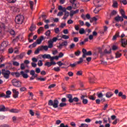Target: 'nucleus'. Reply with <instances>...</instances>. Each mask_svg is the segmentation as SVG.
<instances>
[{
  "instance_id": "338daca9",
  "label": "nucleus",
  "mask_w": 127,
  "mask_h": 127,
  "mask_svg": "<svg viewBox=\"0 0 127 127\" xmlns=\"http://www.w3.org/2000/svg\"><path fill=\"white\" fill-rule=\"evenodd\" d=\"M36 73H37L38 74L40 72V68H36L35 70Z\"/></svg>"
},
{
  "instance_id": "864d4df0",
  "label": "nucleus",
  "mask_w": 127,
  "mask_h": 127,
  "mask_svg": "<svg viewBox=\"0 0 127 127\" xmlns=\"http://www.w3.org/2000/svg\"><path fill=\"white\" fill-rule=\"evenodd\" d=\"M9 3H14L16 0H7Z\"/></svg>"
},
{
  "instance_id": "f03ea898",
  "label": "nucleus",
  "mask_w": 127,
  "mask_h": 127,
  "mask_svg": "<svg viewBox=\"0 0 127 127\" xmlns=\"http://www.w3.org/2000/svg\"><path fill=\"white\" fill-rule=\"evenodd\" d=\"M24 19V16L23 15H18L15 17V21L17 24H22Z\"/></svg>"
},
{
  "instance_id": "4468645a",
  "label": "nucleus",
  "mask_w": 127,
  "mask_h": 127,
  "mask_svg": "<svg viewBox=\"0 0 127 127\" xmlns=\"http://www.w3.org/2000/svg\"><path fill=\"white\" fill-rule=\"evenodd\" d=\"M20 75H22L23 78L25 79H27L28 78V74L26 73H24V71H22L20 72Z\"/></svg>"
},
{
  "instance_id": "e2e57ef3",
  "label": "nucleus",
  "mask_w": 127,
  "mask_h": 127,
  "mask_svg": "<svg viewBox=\"0 0 127 127\" xmlns=\"http://www.w3.org/2000/svg\"><path fill=\"white\" fill-rule=\"evenodd\" d=\"M74 21L71 19H69L67 21V24H72L73 23Z\"/></svg>"
},
{
  "instance_id": "b1692460",
  "label": "nucleus",
  "mask_w": 127,
  "mask_h": 127,
  "mask_svg": "<svg viewBox=\"0 0 127 127\" xmlns=\"http://www.w3.org/2000/svg\"><path fill=\"white\" fill-rule=\"evenodd\" d=\"M9 112H10V113H19V111L17 109H12L10 110Z\"/></svg>"
},
{
  "instance_id": "7ed1b4c3",
  "label": "nucleus",
  "mask_w": 127,
  "mask_h": 127,
  "mask_svg": "<svg viewBox=\"0 0 127 127\" xmlns=\"http://www.w3.org/2000/svg\"><path fill=\"white\" fill-rule=\"evenodd\" d=\"M66 98L68 99L69 103H73V102H75V103H78L79 102V98L78 97H74L73 98V95L72 94H67Z\"/></svg>"
},
{
  "instance_id": "c756f323",
  "label": "nucleus",
  "mask_w": 127,
  "mask_h": 127,
  "mask_svg": "<svg viewBox=\"0 0 127 127\" xmlns=\"http://www.w3.org/2000/svg\"><path fill=\"white\" fill-rule=\"evenodd\" d=\"M112 6H113V7H118V2L116 0H113Z\"/></svg>"
},
{
  "instance_id": "8fccbe9b",
  "label": "nucleus",
  "mask_w": 127,
  "mask_h": 127,
  "mask_svg": "<svg viewBox=\"0 0 127 127\" xmlns=\"http://www.w3.org/2000/svg\"><path fill=\"white\" fill-rule=\"evenodd\" d=\"M35 74V71L34 70H31L30 71V74L32 76H34V74Z\"/></svg>"
},
{
  "instance_id": "603ef678",
  "label": "nucleus",
  "mask_w": 127,
  "mask_h": 127,
  "mask_svg": "<svg viewBox=\"0 0 127 127\" xmlns=\"http://www.w3.org/2000/svg\"><path fill=\"white\" fill-rule=\"evenodd\" d=\"M55 86H56V84H51V85L48 87V89H52V88H54V87H55Z\"/></svg>"
},
{
  "instance_id": "ddd939ff",
  "label": "nucleus",
  "mask_w": 127,
  "mask_h": 127,
  "mask_svg": "<svg viewBox=\"0 0 127 127\" xmlns=\"http://www.w3.org/2000/svg\"><path fill=\"white\" fill-rule=\"evenodd\" d=\"M113 96H114V93H113L112 92H108L106 93V97L108 99H110V98L113 97Z\"/></svg>"
},
{
  "instance_id": "aec40b11",
  "label": "nucleus",
  "mask_w": 127,
  "mask_h": 127,
  "mask_svg": "<svg viewBox=\"0 0 127 127\" xmlns=\"http://www.w3.org/2000/svg\"><path fill=\"white\" fill-rule=\"evenodd\" d=\"M82 58H86V54H87V50L82 49Z\"/></svg>"
},
{
  "instance_id": "5fc2aeb1",
  "label": "nucleus",
  "mask_w": 127,
  "mask_h": 127,
  "mask_svg": "<svg viewBox=\"0 0 127 127\" xmlns=\"http://www.w3.org/2000/svg\"><path fill=\"white\" fill-rule=\"evenodd\" d=\"M57 64L59 65V66H60V67L61 66H62V65H64V64H63V63L61 62V61L57 62Z\"/></svg>"
},
{
  "instance_id": "c9c22d12",
  "label": "nucleus",
  "mask_w": 127,
  "mask_h": 127,
  "mask_svg": "<svg viewBox=\"0 0 127 127\" xmlns=\"http://www.w3.org/2000/svg\"><path fill=\"white\" fill-rule=\"evenodd\" d=\"M29 4H30L31 9H32V8H33V5L34 4V3L32 1H29Z\"/></svg>"
},
{
  "instance_id": "f8f14e48",
  "label": "nucleus",
  "mask_w": 127,
  "mask_h": 127,
  "mask_svg": "<svg viewBox=\"0 0 127 127\" xmlns=\"http://www.w3.org/2000/svg\"><path fill=\"white\" fill-rule=\"evenodd\" d=\"M39 48H40V50H45V51H47L48 50V46H41L39 47Z\"/></svg>"
},
{
  "instance_id": "cd10ccee",
  "label": "nucleus",
  "mask_w": 127,
  "mask_h": 127,
  "mask_svg": "<svg viewBox=\"0 0 127 127\" xmlns=\"http://www.w3.org/2000/svg\"><path fill=\"white\" fill-rule=\"evenodd\" d=\"M61 44V46L63 47L67 46V45H68V42H67V41H64V42H62Z\"/></svg>"
},
{
  "instance_id": "58836bf2",
  "label": "nucleus",
  "mask_w": 127,
  "mask_h": 127,
  "mask_svg": "<svg viewBox=\"0 0 127 127\" xmlns=\"http://www.w3.org/2000/svg\"><path fill=\"white\" fill-rule=\"evenodd\" d=\"M76 65H77V64L74 63V64H70L68 67H71V68H74V67H76Z\"/></svg>"
},
{
  "instance_id": "473e14b6",
  "label": "nucleus",
  "mask_w": 127,
  "mask_h": 127,
  "mask_svg": "<svg viewBox=\"0 0 127 127\" xmlns=\"http://www.w3.org/2000/svg\"><path fill=\"white\" fill-rule=\"evenodd\" d=\"M45 66H47V67H51L52 66V64L51 63L49 62H47L45 64Z\"/></svg>"
},
{
  "instance_id": "72a5a7b5",
  "label": "nucleus",
  "mask_w": 127,
  "mask_h": 127,
  "mask_svg": "<svg viewBox=\"0 0 127 127\" xmlns=\"http://www.w3.org/2000/svg\"><path fill=\"white\" fill-rule=\"evenodd\" d=\"M122 56V54L120 53L119 52L116 53V58H120Z\"/></svg>"
},
{
  "instance_id": "393cba45",
  "label": "nucleus",
  "mask_w": 127,
  "mask_h": 127,
  "mask_svg": "<svg viewBox=\"0 0 127 127\" xmlns=\"http://www.w3.org/2000/svg\"><path fill=\"white\" fill-rule=\"evenodd\" d=\"M120 36V33H117L113 37L112 40H116L117 39V37H119Z\"/></svg>"
},
{
  "instance_id": "f3484780",
  "label": "nucleus",
  "mask_w": 127,
  "mask_h": 127,
  "mask_svg": "<svg viewBox=\"0 0 127 127\" xmlns=\"http://www.w3.org/2000/svg\"><path fill=\"white\" fill-rule=\"evenodd\" d=\"M122 44L123 47H126V45H127V40L122 39Z\"/></svg>"
},
{
  "instance_id": "ea45409f",
  "label": "nucleus",
  "mask_w": 127,
  "mask_h": 127,
  "mask_svg": "<svg viewBox=\"0 0 127 127\" xmlns=\"http://www.w3.org/2000/svg\"><path fill=\"white\" fill-rule=\"evenodd\" d=\"M74 54L76 56H79L80 54H81V51L78 50L77 51L74 53Z\"/></svg>"
},
{
  "instance_id": "f257e3e1",
  "label": "nucleus",
  "mask_w": 127,
  "mask_h": 127,
  "mask_svg": "<svg viewBox=\"0 0 127 127\" xmlns=\"http://www.w3.org/2000/svg\"><path fill=\"white\" fill-rule=\"evenodd\" d=\"M59 104V101L57 99H55L54 101L50 100L49 101L48 105L53 107L55 109L58 108V105Z\"/></svg>"
},
{
  "instance_id": "09e8293b",
  "label": "nucleus",
  "mask_w": 127,
  "mask_h": 127,
  "mask_svg": "<svg viewBox=\"0 0 127 127\" xmlns=\"http://www.w3.org/2000/svg\"><path fill=\"white\" fill-rule=\"evenodd\" d=\"M99 53H100L101 56H104V55H105V53H103V52L102 51V49H99Z\"/></svg>"
},
{
  "instance_id": "9b49d317",
  "label": "nucleus",
  "mask_w": 127,
  "mask_h": 127,
  "mask_svg": "<svg viewBox=\"0 0 127 127\" xmlns=\"http://www.w3.org/2000/svg\"><path fill=\"white\" fill-rule=\"evenodd\" d=\"M120 13L122 15V17H123V18L127 19V16L126 15V12H125V10H124V9H121L120 10Z\"/></svg>"
},
{
  "instance_id": "a878e982",
  "label": "nucleus",
  "mask_w": 127,
  "mask_h": 127,
  "mask_svg": "<svg viewBox=\"0 0 127 127\" xmlns=\"http://www.w3.org/2000/svg\"><path fill=\"white\" fill-rule=\"evenodd\" d=\"M2 28H4V25L0 24V36L2 35L1 32H2Z\"/></svg>"
},
{
  "instance_id": "7c9ffc66",
  "label": "nucleus",
  "mask_w": 127,
  "mask_h": 127,
  "mask_svg": "<svg viewBox=\"0 0 127 127\" xmlns=\"http://www.w3.org/2000/svg\"><path fill=\"white\" fill-rule=\"evenodd\" d=\"M111 52H112V49H110L109 51L108 50L105 49L103 53L105 54H110Z\"/></svg>"
},
{
  "instance_id": "680f3d73",
  "label": "nucleus",
  "mask_w": 127,
  "mask_h": 127,
  "mask_svg": "<svg viewBox=\"0 0 127 127\" xmlns=\"http://www.w3.org/2000/svg\"><path fill=\"white\" fill-rule=\"evenodd\" d=\"M37 80L38 81H45V78L42 77H38L37 78Z\"/></svg>"
},
{
  "instance_id": "79ce46f5",
  "label": "nucleus",
  "mask_w": 127,
  "mask_h": 127,
  "mask_svg": "<svg viewBox=\"0 0 127 127\" xmlns=\"http://www.w3.org/2000/svg\"><path fill=\"white\" fill-rule=\"evenodd\" d=\"M97 97H98L99 98H102V97H103L104 95H103V93H99L97 92Z\"/></svg>"
},
{
  "instance_id": "a211bd4d",
  "label": "nucleus",
  "mask_w": 127,
  "mask_h": 127,
  "mask_svg": "<svg viewBox=\"0 0 127 127\" xmlns=\"http://www.w3.org/2000/svg\"><path fill=\"white\" fill-rule=\"evenodd\" d=\"M117 13H118V12H117V11L115 10H112L110 15V17H112V16L116 15Z\"/></svg>"
},
{
  "instance_id": "2f4dec72",
  "label": "nucleus",
  "mask_w": 127,
  "mask_h": 127,
  "mask_svg": "<svg viewBox=\"0 0 127 127\" xmlns=\"http://www.w3.org/2000/svg\"><path fill=\"white\" fill-rule=\"evenodd\" d=\"M61 38H63V39H69V36H67L66 35H63L62 36H60Z\"/></svg>"
},
{
  "instance_id": "dca6fc26",
  "label": "nucleus",
  "mask_w": 127,
  "mask_h": 127,
  "mask_svg": "<svg viewBox=\"0 0 127 127\" xmlns=\"http://www.w3.org/2000/svg\"><path fill=\"white\" fill-rule=\"evenodd\" d=\"M10 95H11V91L7 90L6 92V95L5 96V99L10 98Z\"/></svg>"
},
{
  "instance_id": "20e7f679",
  "label": "nucleus",
  "mask_w": 127,
  "mask_h": 127,
  "mask_svg": "<svg viewBox=\"0 0 127 127\" xmlns=\"http://www.w3.org/2000/svg\"><path fill=\"white\" fill-rule=\"evenodd\" d=\"M12 83L13 86L17 88H20V87H21V82L16 79L12 80Z\"/></svg>"
},
{
  "instance_id": "412c9836",
  "label": "nucleus",
  "mask_w": 127,
  "mask_h": 127,
  "mask_svg": "<svg viewBox=\"0 0 127 127\" xmlns=\"http://www.w3.org/2000/svg\"><path fill=\"white\" fill-rule=\"evenodd\" d=\"M53 47V42L52 41H48V48H52Z\"/></svg>"
},
{
  "instance_id": "6e6d98bb",
  "label": "nucleus",
  "mask_w": 127,
  "mask_h": 127,
  "mask_svg": "<svg viewBox=\"0 0 127 127\" xmlns=\"http://www.w3.org/2000/svg\"><path fill=\"white\" fill-rule=\"evenodd\" d=\"M20 68H21V70H24V69H25V66H24V64H21Z\"/></svg>"
},
{
  "instance_id": "3c124183",
  "label": "nucleus",
  "mask_w": 127,
  "mask_h": 127,
  "mask_svg": "<svg viewBox=\"0 0 127 127\" xmlns=\"http://www.w3.org/2000/svg\"><path fill=\"white\" fill-rule=\"evenodd\" d=\"M39 51H40V48H39V47L35 51L34 54H38L39 53Z\"/></svg>"
},
{
  "instance_id": "052dcab7",
  "label": "nucleus",
  "mask_w": 127,
  "mask_h": 127,
  "mask_svg": "<svg viewBox=\"0 0 127 127\" xmlns=\"http://www.w3.org/2000/svg\"><path fill=\"white\" fill-rule=\"evenodd\" d=\"M117 49H118V47H117V46L113 45L112 46V50H113L114 51L117 50Z\"/></svg>"
},
{
  "instance_id": "c85d7f7f",
  "label": "nucleus",
  "mask_w": 127,
  "mask_h": 127,
  "mask_svg": "<svg viewBox=\"0 0 127 127\" xmlns=\"http://www.w3.org/2000/svg\"><path fill=\"white\" fill-rule=\"evenodd\" d=\"M61 108H63V107H66L67 106V104L64 102H62L59 105Z\"/></svg>"
},
{
  "instance_id": "774afa93",
  "label": "nucleus",
  "mask_w": 127,
  "mask_h": 127,
  "mask_svg": "<svg viewBox=\"0 0 127 127\" xmlns=\"http://www.w3.org/2000/svg\"><path fill=\"white\" fill-rule=\"evenodd\" d=\"M0 127H10L8 126V125L4 124L0 126Z\"/></svg>"
},
{
  "instance_id": "bf43d9fd",
  "label": "nucleus",
  "mask_w": 127,
  "mask_h": 127,
  "mask_svg": "<svg viewBox=\"0 0 127 127\" xmlns=\"http://www.w3.org/2000/svg\"><path fill=\"white\" fill-rule=\"evenodd\" d=\"M10 34L11 35H15V32L13 30H11L10 31Z\"/></svg>"
},
{
  "instance_id": "6ab92c4d",
  "label": "nucleus",
  "mask_w": 127,
  "mask_h": 127,
  "mask_svg": "<svg viewBox=\"0 0 127 127\" xmlns=\"http://www.w3.org/2000/svg\"><path fill=\"white\" fill-rule=\"evenodd\" d=\"M36 28V27L34 25L33 23H32L31 27L29 28V30L30 31H34V30H35Z\"/></svg>"
},
{
  "instance_id": "6e6552de",
  "label": "nucleus",
  "mask_w": 127,
  "mask_h": 127,
  "mask_svg": "<svg viewBox=\"0 0 127 127\" xmlns=\"http://www.w3.org/2000/svg\"><path fill=\"white\" fill-rule=\"evenodd\" d=\"M115 20L117 22L121 21L122 22L124 21V17L118 15L117 16L115 17Z\"/></svg>"
},
{
  "instance_id": "c03bdc74",
  "label": "nucleus",
  "mask_w": 127,
  "mask_h": 127,
  "mask_svg": "<svg viewBox=\"0 0 127 127\" xmlns=\"http://www.w3.org/2000/svg\"><path fill=\"white\" fill-rule=\"evenodd\" d=\"M12 64L13 66H19V63L17 62H13Z\"/></svg>"
},
{
  "instance_id": "a19ab883",
  "label": "nucleus",
  "mask_w": 127,
  "mask_h": 127,
  "mask_svg": "<svg viewBox=\"0 0 127 127\" xmlns=\"http://www.w3.org/2000/svg\"><path fill=\"white\" fill-rule=\"evenodd\" d=\"M76 75L77 76H81V75H83V71H82L81 70L78 71L76 73Z\"/></svg>"
},
{
  "instance_id": "5701e85b",
  "label": "nucleus",
  "mask_w": 127,
  "mask_h": 127,
  "mask_svg": "<svg viewBox=\"0 0 127 127\" xmlns=\"http://www.w3.org/2000/svg\"><path fill=\"white\" fill-rule=\"evenodd\" d=\"M5 110V106L3 105H0V112H4Z\"/></svg>"
},
{
  "instance_id": "bb28decb",
  "label": "nucleus",
  "mask_w": 127,
  "mask_h": 127,
  "mask_svg": "<svg viewBox=\"0 0 127 127\" xmlns=\"http://www.w3.org/2000/svg\"><path fill=\"white\" fill-rule=\"evenodd\" d=\"M85 29L81 28L79 31V33H80V34H84V33H85Z\"/></svg>"
},
{
  "instance_id": "0eeeda50",
  "label": "nucleus",
  "mask_w": 127,
  "mask_h": 127,
  "mask_svg": "<svg viewBox=\"0 0 127 127\" xmlns=\"http://www.w3.org/2000/svg\"><path fill=\"white\" fill-rule=\"evenodd\" d=\"M85 97H86V95H81V96H80V99L81 100H82V104L83 105H87V104H88V99H85Z\"/></svg>"
},
{
  "instance_id": "9d476101",
  "label": "nucleus",
  "mask_w": 127,
  "mask_h": 127,
  "mask_svg": "<svg viewBox=\"0 0 127 127\" xmlns=\"http://www.w3.org/2000/svg\"><path fill=\"white\" fill-rule=\"evenodd\" d=\"M45 38H46V37L44 38V36H41L39 39H38L36 40V43H37L38 44H41V42H42V40H43L44 39H45Z\"/></svg>"
},
{
  "instance_id": "4d7b16f0",
  "label": "nucleus",
  "mask_w": 127,
  "mask_h": 127,
  "mask_svg": "<svg viewBox=\"0 0 127 127\" xmlns=\"http://www.w3.org/2000/svg\"><path fill=\"white\" fill-rule=\"evenodd\" d=\"M89 98L90 100H92V101H95L96 100V98H95V97H94V96H93V95H90L89 97Z\"/></svg>"
},
{
  "instance_id": "4be33fe9",
  "label": "nucleus",
  "mask_w": 127,
  "mask_h": 127,
  "mask_svg": "<svg viewBox=\"0 0 127 127\" xmlns=\"http://www.w3.org/2000/svg\"><path fill=\"white\" fill-rule=\"evenodd\" d=\"M42 57L44 58V59H50V58H51V56H50V55L45 54L42 56Z\"/></svg>"
},
{
  "instance_id": "e433bc0d",
  "label": "nucleus",
  "mask_w": 127,
  "mask_h": 127,
  "mask_svg": "<svg viewBox=\"0 0 127 127\" xmlns=\"http://www.w3.org/2000/svg\"><path fill=\"white\" fill-rule=\"evenodd\" d=\"M38 65L39 67H41L43 65V63H42V61L40 60L38 62Z\"/></svg>"
},
{
  "instance_id": "a18cd8bd",
  "label": "nucleus",
  "mask_w": 127,
  "mask_h": 127,
  "mask_svg": "<svg viewBox=\"0 0 127 127\" xmlns=\"http://www.w3.org/2000/svg\"><path fill=\"white\" fill-rule=\"evenodd\" d=\"M89 127V125L86 124H81L79 126V127Z\"/></svg>"
},
{
  "instance_id": "de8ad7c7",
  "label": "nucleus",
  "mask_w": 127,
  "mask_h": 127,
  "mask_svg": "<svg viewBox=\"0 0 127 127\" xmlns=\"http://www.w3.org/2000/svg\"><path fill=\"white\" fill-rule=\"evenodd\" d=\"M55 32L57 34H58V33H59L60 32V30H59V28H57L55 29Z\"/></svg>"
},
{
  "instance_id": "13d9d810",
  "label": "nucleus",
  "mask_w": 127,
  "mask_h": 127,
  "mask_svg": "<svg viewBox=\"0 0 127 127\" xmlns=\"http://www.w3.org/2000/svg\"><path fill=\"white\" fill-rule=\"evenodd\" d=\"M67 75H68V76H69V77H72V76H73V75H74V73H73V72L72 71H69L67 73Z\"/></svg>"
},
{
  "instance_id": "39448f33",
  "label": "nucleus",
  "mask_w": 127,
  "mask_h": 127,
  "mask_svg": "<svg viewBox=\"0 0 127 127\" xmlns=\"http://www.w3.org/2000/svg\"><path fill=\"white\" fill-rule=\"evenodd\" d=\"M1 74L3 75L5 79H8L9 78V75H10V71L9 70H5V69H2Z\"/></svg>"
},
{
  "instance_id": "1a4fd4ad",
  "label": "nucleus",
  "mask_w": 127,
  "mask_h": 127,
  "mask_svg": "<svg viewBox=\"0 0 127 127\" xmlns=\"http://www.w3.org/2000/svg\"><path fill=\"white\" fill-rule=\"evenodd\" d=\"M12 92H13V97L14 98V99H16L18 97V94H19V92L18 91H16V90L15 89H12Z\"/></svg>"
},
{
  "instance_id": "2eb2a0df",
  "label": "nucleus",
  "mask_w": 127,
  "mask_h": 127,
  "mask_svg": "<svg viewBox=\"0 0 127 127\" xmlns=\"http://www.w3.org/2000/svg\"><path fill=\"white\" fill-rule=\"evenodd\" d=\"M25 56V53H22L19 55L16 56V58L18 59H22Z\"/></svg>"
},
{
  "instance_id": "0e129e2a",
  "label": "nucleus",
  "mask_w": 127,
  "mask_h": 127,
  "mask_svg": "<svg viewBox=\"0 0 127 127\" xmlns=\"http://www.w3.org/2000/svg\"><path fill=\"white\" fill-rule=\"evenodd\" d=\"M50 30H48L47 32H46L45 33V35H46V36H49V35H50Z\"/></svg>"
},
{
  "instance_id": "49530a36",
  "label": "nucleus",
  "mask_w": 127,
  "mask_h": 127,
  "mask_svg": "<svg viewBox=\"0 0 127 127\" xmlns=\"http://www.w3.org/2000/svg\"><path fill=\"white\" fill-rule=\"evenodd\" d=\"M54 70L56 71V72H59V71H60V68L59 67H55Z\"/></svg>"
},
{
  "instance_id": "423d86ee",
  "label": "nucleus",
  "mask_w": 127,
  "mask_h": 127,
  "mask_svg": "<svg viewBox=\"0 0 127 127\" xmlns=\"http://www.w3.org/2000/svg\"><path fill=\"white\" fill-rule=\"evenodd\" d=\"M8 45V42L7 41H3L1 44V46L0 47V52L2 53L4 51V49H5L6 47Z\"/></svg>"
},
{
  "instance_id": "69168bd1",
  "label": "nucleus",
  "mask_w": 127,
  "mask_h": 127,
  "mask_svg": "<svg viewBox=\"0 0 127 127\" xmlns=\"http://www.w3.org/2000/svg\"><path fill=\"white\" fill-rule=\"evenodd\" d=\"M74 47H75V44L74 43H72L69 46L70 49H73V48H74Z\"/></svg>"
},
{
  "instance_id": "4c0bfd02",
  "label": "nucleus",
  "mask_w": 127,
  "mask_h": 127,
  "mask_svg": "<svg viewBox=\"0 0 127 127\" xmlns=\"http://www.w3.org/2000/svg\"><path fill=\"white\" fill-rule=\"evenodd\" d=\"M91 55H92V51H89L86 52V54H85V57L86 56H91Z\"/></svg>"
},
{
  "instance_id": "f704fd0d",
  "label": "nucleus",
  "mask_w": 127,
  "mask_h": 127,
  "mask_svg": "<svg viewBox=\"0 0 127 127\" xmlns=\"http://www.w3.org/2000/svg\"><path fill=\"white\" fill-rule=\"evenodd\" d=\"M100 10H101V9H99V8L96 7L94 10V13H99V11H100Z\"/></svg>"
},
{
  "instance_id": "37998d69",
  "label": "nucleus",
  "mask_w": 127,
  "mask_h": 127,
  "mask_svg": "<svg viewBox=\"0 0 127 127\" xmlns=\"http://www.w3.org/2000/svg\"><path fill=\"white\" fill-rule=\"evenodd\" d=\"M43 30H44L43 27H40L39 28V29H38V33L39 34H40V31H43Z\"/></svg>"
}]
</instances>
